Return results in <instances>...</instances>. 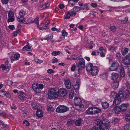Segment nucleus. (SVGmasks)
Listing matches in <instances>:
<instances>
[{
  "label": "nucleus",
  "mask_w": 130,
  "mask_h": 130,
  "mask_svg": "<svg viewBox=\"0 0 130 130\" xmlns=\"http://www.w3.org/2000/svg\"><path fill=\"white\" fill-rule=\"evenodd\" d=\"M47 111L48 112H52L53 111L54 109L52 107L50 106H48L47 107Z\"/></svg>",
  "instance_id": "nucleus-45"
},
{
  "label": "nucleus",
  "mask_w": 130,
  "mask_h": 130,
  "mask_svg": "<svg viewBox=\"0 0 130 130\" xmlns=\"http://www.w3.org/2000/svg\"><path fill=\"white\" fill-rule=\"evenodd\" d=\"M50 4L47 3L44 4L40 6V7L41 8L42 10L44 9L48 8L50 6Z\"/></svg>",
  "instance_id": "nucleus-24"
},
{
  "label": "nucleus",
  "mask_w": 130,
  "mask_h": 130,
  "mask_svg": "<svg viewBox=\"0 0 130 130\" xmlns=\"http://www.w3.org/2000/svg\"><path fill=\"white\" fill-rule=\"evenodd\" d=\"M91 108L92 114L99 113L101 111V110L98 108L95 107H91Z\"/></svg>",
  "instance_id": "nucleus-16"
},
{
  "label": "nucleus",
  "mask_w": 130,
  "mask_h": 130,
  "mask_svg": "<svg viewBox=\"0 0 130 130\" xmlns=\"http://www.w3.org/2000/svg\"><path fill=\"white\" fill-rule=\"evenodd\" d=\"M126 120L128 122H129L130 121V115H126L125 116Z\"/></svg>",
  "instance_id": "nucleus-38"
},
{
  "label": "nucleus",
  "mask_w": 130,
  "mask_h": 130,
  "mask_svg": "<svg viewBox=\"0 0 130 130\" xmlns=\"http://www.w3.org/2000/svg\"><path fill=\"white\" fill-rule=\"evenodd\" d=\"M78 64L85 66L84 60L82 58H80L79 59V62Z\"/></svg>",
  "instance_id": "nucleus-29"
},
{
  "label": "nucleus",
  "mask_w": 130,
  "mask_h": 130,
  "mask_svg": "<svg viewBox=\"0 0 130 130\" xmlns=\"http://www.w3.org/2000/svg\"><path fill=\"white\" fill-rule=\"evenodd\" d=\"M118 95L115 91H112L111 92V96L113 98H116L118 96Z\"/></svg>",
  "instance_id": "nucleus-33"
},
{
  "label": "nucleus",
  "mask_w": 130,
  "mask_h": 130,
  "mask_svg": "<svg viewBox=\"0 0 130 130\" xmlns=\"http://www.w3.org/2000/svg\"><path fill=\"white\" fill-rule=\"evenodd\" d=\"M90 71L92 75L94 76L98 74L99 71L98 68L96 66H93Z\"/></svg>",
  "instance_id": "nucleus-7"
},
{
  "label": "nucleus",
  "mask_w": 130,
  "mask_h": 130,
  "mask_svg": "<svg viewBox=\"0 0 130 130\" xmlns=\"http://www.w3.org/2000/svg\"><path fill=\"white\" fill-rule=\"evenodd\" d=\"M48 98L50 99H55L58 97L59 93L54 88H50L48 90Z\"/></svg>",
  "instance_id": "nucleus-1"
},
{
  "label": "nucleus",
  "mask_w": 130,
  "mask_h": 130,
  "mask_svg": "<svg viewBox=\"0 0 130 130\" xmlns=\"http://www.w3.org/2000/svg\"><path fill=\"white\" fill-rule=\"evenodd\" d=\"M102 128L103 127L105 129L107 128V127L109 125V121L107 119H105L103 121Z\"/></svg>",
  "instance_id": "nucleus-9"
},
{
  "label": "nucleus",
  "mask_w": 130,
  "mask_h": 130,
  "mask_svg": "<svg viewBox=\"0 0 130 130\" xmlns=\"http://www.w3.org/2000/svg\"><path fill=\"white\" fill-rule=\"evenodd\" d=\"M85 66H82V65L78 64L77 65V67L78 68V72L79 73L81 71L85 68Z\"/></svg>",
  "instance_id": "nucleus-23"
},
{
  "label": "nucleus",
  "mask_w": 130,
  "mask_h": 130,
  "mask_svg": "<svg viewBox=\"0 0 130 130\" xmlns=\"http://www.w3.org/2000/svg\"><path fill=\"white\" fill-rule=\"evenodd\" d=\"M93 67V64L89 62L87 63L86 65V69L87 71H90L92 69V67Z\"/></svg>",
  "instance_id": "nucleus-15"
},
{
  "label": "nucleus",
  "mask_w": 130,
  "mask_h": 130,
  "mask_svg": "<svg viewBox=\"0 0 130 130\" xmlns=\"http://www.w3.org/2000/svg\"><path fill=\"white\" fill-rule=\"evenodd\" d=\"M9 18L8 19L7 21L9 22H12L14 20V18Z\"/></svg>",
  "instance_id": "nucleus-55"
},
{
  "label": "nucleus",
  "mask_w": 130,
  "mask_h": 130,
  "mask_svg": "<svg viewBox=\"0 0 130 130\" xmlns=\"http://www.w3.org/2000/svg\"><path fill=\"white\" fill-rule=\"evenodd\" d=\"M91 6L93 7L96 8L97 6V4L95 3H93L91 4Z\"/></svg>",
  "instance_id": "nucleus-61"
},
{
  "label": "nucleus",
  "mask_w": 130,
  "mask_h": 130,
  "mask_svg": "<svg viewBox=\"0 0 130 130\" xmlns=\"http://www.w3.org/2000/svg\"><path fill=\"white\" fill-rule=\"evenodd\" d=\"M91 107L89 108L86 111V113L87 114L92 115V110Z\"/></svg>",
  "instance_id": "nucleus-35"
},
{
  "label": "nucleus",
  "mask_w": 130,
  "mask_h": 130,
  "mask_svg": "<svg viewBox=\"0 0 130 130\" xmlns=\"http://www.w3.org/2000/svg\"><path fill=\"white\" fill-rule=\"evenodd\" d=\"M73 12H75L76 13L78 11V7L75 6L74 7L73 9Z\"/></svg>",
  "instance_id": "nucleus-52"
},
{
  "label": "nucleus",
  "mask_w": 130,
  "mask_h": 130,
  "mask_svg": "<svg viewBox=\"0 0 130 130\" xmlns=\"http://www.w3.org/2000/svg\"><path fill=\"white\" fill-rule=\"evenodd\" d=\"M58 60L57 58L54 57L52 60V61L53 63L57 62H58Z\"/></svg>",
  "instance_id": "nucleus-58"
},
{
  "label": "nucleus",
  "mask_w": 130,
  "mask_h": 130,
  "mask_svg": "<svg viewBox=\"0 0 130 130\" xmlns=\"http://www.w3.org/2000/svg\"><path fill=\"white\" fill-rule=\"evenodd\" d=\"M26 13V12L23 10L20 11L19 12V15L18 17L20 18H23Z\"/></svg>",
  "instance_id": "nucleus-25"
},
{
  "label": "nucleus",
  "mask_w": 130,
  "mask_h": 130,
  "mask_svg": "<svg viewBox=\"0 0 130 130\" xmlns=\"http://www.w3.org/2000/svg\"><path fill=\"white\" fill-rule=\"evenodd\" d=\"M75 121L73 120H69L67 122V124L69 125H72Z\"/></svg>",
  "instance_id": "nucleus-36"
},
{
  "label": "nucleus",
  "mask_w": 130,
  "mask_h": 130,
  "mask_svg": "<svg viewBox=\"0 0 130 130\" xmlns=\"http://www.w3.org/2000/svg\"><path fill=\"white\" fill-rule=\"evenodd\" d=\"M12 83V81L11 80H8L7 81V84L9 86H10L11 85Z\"/></svg>",
  "instance_id": "nucleus-59"
},
{
  "label": "nucleus",
  "mask_w": 130,
  "mask_h": 130,
  "mask_svg": "<svg viewBox=\"0 0 130 130\" xmlns=\"http://www.w3.org/2000/svg\"><path fill=\"white\" fill-rule=\"evenodd\" d=\"M125 85L126 87L128 89V90H130V84H129L128 82H126L125 83Z\"/></svg>",
  "instance_id": "nucleus-53"
},
{
  "label": "nucleus",
  "mask_w": 130,
  "mask_h": 130,
  "mask_svg": "<svg viewBox=\"0 0 130 130\" xmlns=\"http://www.w3.org/2000/svg\"><path fill=\"white\" fill-rule=\"evenodd\" d=\"M62 35L64 36H67L68 35V32L64 30H63L61 31Z\"/></svg>",
  "instance_id": "nucleus-46"
},
{
  "label": "nucleus",
  "mask_w": 130,
  "mask_h": 130,
  "mask_svg": "<svg viewBox=\"0 0 130 130\" xmlns=\"http://www.w3.org/2000/svg\"><path fill=\"white\" fill-rule=\"evenodd\" d=\"M64 83L67 88L70 89L71 88V83L69 79H64Z\"/></svg>",
  "instance_id": "nucleus-11"
},
{
  "label": "nucleus",
  "mask_w": 130,
  "mask_h": 130,
  "mask_svg": "<svg viewBox=\"0 0 130 130\" xmlns=\"http://www.w3.org/2000/svg\"><path fill=\"white\" fill-rule=\"evenodd\" d=\"M74 102L75 104L74 108L76 109L80 110V108L84 107V105L81 104L82 101L80 98L76 97L74 99Z\"/></svg>",
  "instance_id": "nucleus-2"
},
{
  "label": "nucleus",
  "mask_w": 130,
  "mask_h": 130,
  "mask_svg": "<svg viewBox=\"0 0 130 130\" xmlns=\"http://www.w3.org/2000/svg\"><path fill=\"white\" fill-rule=\"evenodd\" d=\"M17 20L20 23H22L25 21V19L24 18H20L17 16Z\"/></svg>",
  "instance_id": "nucleus-32"
},
{
  "label": "nucleus",
  "mask_w": 130,
  "mask_h": 130,
  "mask_svg": "<svg viewBox=\"0 0 130 130\" xmlns=\"http://www.w3.org/2000/svg\"><path fill=\"white\" fill-rule=\"evenodd\" d=\"M91 130H100V129L98 127H96L95 126L92 127Z\"/></svg>",
  "instance_id": "nucleus-64"
},
{
  "label": "nucleus",
  "mask_w": 130,
  "mask_h": 130,
  "mask_svg": "<svg viewBox=\"0 0 130 130\" xmlns=\"http://www.w3.org/2000/svg\"><path fill=\"white\" fill-rule=\"evenodd\" d=\"M125 130H130V125L129 124H127L125 125L124 127Z\"/></svg>",
  "instance_id": "nucleus-41"
},
{
  "label": "nucleus",
  "mask_w": 130,
  "mask_h": 130,
  "mask_svg": "<svg viewBox=\"0 0 130 130\" xmlns=\"http://www.w3.org/2000/svg\"><path fill=\"white\" fill-rule=\"evenodd\" d=\"M10 66H11L10 65H9V66H6L3 64H2L1 65V68H2L3 70H4L5 69H6L7 70H7V71H9V69L10 68Z\"/></svg>",
  "instance_id": "nucleus-26"
},
{
  "label": "nucleus",
  "mask_w": 130,
  "mask_h": 130,
  "mask_svg": "<svg viewBox=\"0 0 130 130\" xmlns=\"http://www.w3.org/2000/svg\"><path fill=\"white\" fill-rule=\"evenodd\" d=\"M118 77V74L115 73H112L111 76V78L112 80H115L117 79Z\"/></svg>",
  "instance_id": "nucleus-19"
},
{
  "label": "nucleus",
  "mask_w": 130,
  "mask_h": 130,
  "mask_svg": "<svg viewBox=\"0 0 130 130\" xmlns=\"http://www.w3.org/2000/svg\"><path fill=\"white\" fill-rule=\"evenodd\" d=\"M50 21H49L48 22L47 24L46 25H45L44 24L41 23L40 26L39 25V27H37L40 30H46L47 29L48 26L47 25L50 23Z\"/></svg>",
  "instance_id": "nucleus-12"
},
{
  "label": "nucleus",
  "mask_w": 130,
  "mask_h": 130,
  "mask_svg": "<svg viewBox=\"0 0 130 130\" xmlns=\"http://www.w3.org/2000/svg\"><path fill=\"white\" fill-rule=\"evenodd\" d=\"M83 122V120L81 118H79L75 122V125L78 126H80Z\"/></svg>",
  "instance_id": "nucleus-22"
},
{
  "label": "nucleus",
  "mask_w": 130,
  "mask_h": 130,
  "mask_svg": "<svg viewBox=\"0 0 130 130\" xmlns=\"http://www.w3.org/2000/svg\"><path fill=\"white\" fill-rule=\"evenodd\" d=\"M74 92L73 90H71V92L70 93L69 95V97L70 99H72L73 98L74 96Z\"/></svg>",
  "instance_id": "nucleus-43"
},
{
  "label": "nucleus",
  "mask_w": 130,
  "mask_h": 130,
  "mask_svg": "<svg viewBox=\"0 0 130 130\" xmlns=\"http://www.w3.org/2000/svg\"><path fill=\"white\" fill-rule=\"evenodd\" d=\"M23 123L24 124H25L26 126H28L30 125V123L27 120H25L23 122Z\"/></svg>",
  "instance_id": "nucleus-54"
},
{
  "label": "nucleus",
  "mask_w": 130,
  "mask_h": 130,
  "mask_svg": "<svg viewBox=\"0 0 130 130\" xmlns=\"http://www.w3.org/2000/svg\"><path fill=\"white\" fill-rule=\"evenodd\" d=\"M59 93H60V94H64L63 97V98H65L66 95L67 94L68 92L65 88H62L60 89Z\"/></svg>",
  "instance_id": "nucleus-18"
},
{
  "label": "nucleus",
  "mask_w": 130,
  "mask_h": 130,
  "mask_svg": "<svg viewBox=\"0 0 130 130\" xmlns=\"http://www.w3.org/2000/svg\"><path fill=\"white\" fill-rule=\"evenodd\" d=\"M39 18L37 17L35 18L34 20L30 22L31 23H34L36 24L37 27H39Z\"/></svg>",
  "instance_id": "nucleus-28"
},
{
  "label": "nucleus",
  "mask_w": 130,
  "mask_h": 130,
  "mask_svg": "<svg viewBox=\"0 0 130 130\" xmlns=\"http://www.w3.org/2000/svg\"><path fill=\"white\" fill-rule=\"evenodd\" d=\"M69 109L64 105H60L56 109V112L58 113H63L67 111Z\"/></svg>",
  "instance_id": "nucleus-4"
},
{
  "label": "nucleus",
  "mask_w": 130,
  "mask_h": 130,
  "mask_svg": "<svg viewBox=\"0 0 130 130\" xmlns=\"http://www.w3.org/2000/svg\"><path fill=\"white\" fill-rule=\"evenodd\" d=\"M122 105H121L120 106H117L115 107L113 110L114 112L116 114H119L122 111Z\"/></svg>",
  "instance_id": "nucleus-8"
},
{
  "label": "nucleus",
  "mask_w": 130,
  "mask_h": 130,
  "mask_svg": "<svg viewBox=\"0 0 130 130\" xmlns=\"http://www.w3.org/2000/svg\"><path fill=\"white\" fill-rule=\"evenodd\" d=\"M33 89L36 92L40 93L41 91L39 88L38 84H34L32 85Z\"/></svg>",
  "instance_id": "nucleus-13"
},
{
  "label": "nucleus",
  "mask_w": 130,
  "mask_h": 130,
  "mask_svg": "<svg viewBox=\"0 0 130 130\" xmlns=\"http://www.w3.org/2000/svg\"><path fill=\"white\" fill-rule=\"evenodd\" d=\"M119 84V83L118 81H115L112 82L111 84V86L113 88H117Z\"/></svg>",
  "instance_id": "nucleus-21"
},
{
  "label": "nucleus",
  "mask_w": 130,
  "mask_h": 130,
  "mask_svg": "<svg viewBox=\"0 0 130 130\" xmlns=\"http://www.w3.org/2000/svg\"><path fill=\"white\" fill-rule=\"evenodd\" d=\"M8 16L9 18H14L13 12H9Z\"/></svg>",
  "instance_id": "nucleus-44"
},
{
  "label": "nucleus",
  "mask_w": 130,
  "mask_h": 130,
  "mask_svg": "<svg viewBox=\"0 0 130 130\" xmlns=\"http://www.w3.org/2000/svg\"><path fill=\"white\" fill-rule=\"evenodd\" d=\"M128 18L127 17H125V18L124 20L122 21V23L126 24L127 22L128 21Z\"/></svg>",
  "instance_id": "nucleus-63"
},
{
  "label": "nucleus",
  "mask_w": 130,
  "mask_h": 130,
  "mask_svg": "<svg viewBox=\"0 0 130 130\" xmlns=\"http://www.w3.org/2000/svg\"><path fill=\"white\" fill-rule=\"evenodd\" d=\"M68 14H69L71 16H72L73 15H76V13L74 12H73L72 11H69L68 12Z\"/></svg>",
  "instance_id": "nucleus-40"
},
{
  "label": "nucleus",
  "mask_w": 130,
  "mask_h": 130,
  "mask_svg": "<svg viewBox=\"0 0 130 130\" xmlns=\"http://www.w3.org/2000/svg\"><path fill=\"white\" fill-rule=\"evenodd\" d=\"M95 123L97 127L100 129V130H101L102 128V123L103 121L100 119H98L95 121Z\"/></svg>",
  "instance_id": "nucleus-10"
},
{
  "label": "nucleus",
  "mask_w": 130,
  "mask_h": 130,
  "mask_svg": "<svg viewBox=\"0 0 130 130\" xmlns=\"http://www.w3.org/2000/svg\"><path fill=\"white\" fill-rule=\"evenodd\" d=\"M14 57L16 60H18L20 57V55L19 54H15L14 55Z\"/></svg>",
  "instance_id": "nucleus-48"
},
{
  "label": "nucleus",
  "mask_w": 130,
  "mask_h": 130,
  "mask_svg": "<svg viewBox=\"0 0 130 130\" xmlns=\"http://www.w3.org/2000/svg\"><path fill=\"white\" fill-rule=\"evenodd\" d=\"M129 105L128 104H122V112L125 111Z\"/></svg>",
  "instance_id": "nucleus-30"
},
{
  "label": "nucleus",
  "mask_w": 130,
  "mask_h": 130,
  "mask_svg": "<svg viewBox=\"0 0 130 130\" xmlns=\"http://www.w3.org/2000/svg\"><path fill=\"white\" fill-rule=\"evenodd\" d=\"M119 121V119L118 118H114L112 120V122L114 123H117Z\"/></svg>",
  "instance_id": "nucleus-50"
},
{
  "label": "nucleus",
  "mask_w": 130,
  "mask_h": 130,
  "mask_svg": "<svg viewBox=\"0 0 130 130\" xmlns=\"http://www.w3.org/2000/svg\"><path fill=\"white\" fill-rule=\"evenodd\" d=\"M6 92L5 91H2L0 92V95L2 96H3L5 95Z\"/></svg>",
  "instance_id": "nucleus-51"
},
{
  "label": "nucleus",
  "mask_w": 130,
  "mask_h": 130,
  "mask_svg": "<svg viewBox=\"0 0 130 130\" xmlns=\"http://www.w3.org/2000/svg\"><path fill=\"white\" fill-rule=\"evenodd\" d=\"M80 84V82L76 81L74 82L73 86L75 90H77L79 89Z\"/></svg>",
  "instance_id": "nucleus-14"
},
{
  "label": "nucleus",
  "mask_w": 130,
  "mask_h": 130,
  "mask_svg": "<svg viewBox=\"0 0 130 130\" xmlns=\"http://www.w3.org/2000/svg\"><path fill=\"white\" fill-rule=\"evenodd\" d=\"M116 50V48L113 46H110V50L112 52H113Z\"/></svg>",
  "instance_id": "nucleus-56"
},
{
  "label": "nucleus",
  "mask_w": 130,
  "mask_h": 130,
  "mask_svg": "<svg viewBox=\"0 0 130 130\" xmlns=\"http://www.w3.org/2000/svg\"><path fill=\"white\" fill-rule=\"evenodd\" d=\"M31 46L29 45H26L23 47V49H25L27 51H30L31 50Z\"/></svg>",
  "instance_id": "nucleus-34"
},
{
  "label": "nucleus",
  "mask_w": 130,
  "mask_h": 130,
  "mask_svg": "<svg viewBox=\"0 0 130 130\" xmlns=\"http://www.w3.org/2000/svg\"><path fill=\"white\" fill-rule=\"evenodd\" d=\"M36 116L38 118H41L43 117V115L42 111L40 110H38L36 112Z\"/></svg>",
  "instance_id": "nucleus-20"
},
{
  "label": "nucleus",
  "mask_w": 130,
  "mask_h": 130,
  "mask_svg": "<svg viewBox=\"0 0 130 130\" xmlns=\"http://www.w3.org/2000/svg\"><path fill=\"white\" fill-rule=\"evenodd\" d=\"M129 51V48H125L124 49L123 52H122V55H125L127 54Z\"/></svg>",
  "instance_id": "nucleus-39"
},
{
  "label": "nucleus",
  "mask_w": 130,
  "mask_h": 130,
  "mask_svg": "<svg viewBox=\"0 0 130 130\" xmlns=\"http://www.w3.org/2000/svg\"><path fill=\"white\" fill-rule=\"evenodd\" d=\"M119 66V64L117 62H113L109 67V70L112 71H116L118 69Z\"/></svg>",
  "instance_id": "nucleus-5"
},
{
  "label": "nucleus",
  "mask_w": 130,
  "mask_h": 130,
  "mask_svg": "<svg viewBox=\"0 0 130 130\" xmlns=\"http://www.w3.org/2000/svg\"><path fill=\"white\" fill-rule=\"evenodd\" d=\"M72 57V59L74 60H77L79 58V57L76 55H74Z\"/></svg>",
  "instance_id": "nucleus-47"
},
{
  "label": "nucleus",
  "mask_w": 130,
  "mask_h": 130,
  "mask_svg": "<svg viewBox=\"0 0 130 130\" xmlns=\"http://www.w3.org/2000/svg\"><path fill=\"white\" fill-rule=\"evenodd\" d=\"M102 105L103 108L104 109L108 108L109 106L108 103L106 102H103L102 104Z\"/></svg>",
  "instance_id": "nucleus-27"
},
{
  "label": "nucleus",
  "mask_w": 130,
  "mask_h": 130,
  "mask_svg": "<svg viewBox=\"0 0 130 130\" xmlns=\"http://www.w3.org/2000/svg\"><path fill=\"white\" fill-rule=\"evenodd\" d=\"M18 97L21 100H25L27 98V96L25 93L22 91H20L18 93Z\"/></svg>",
  "instance_id": "nucleus-6"
},
{
  "label": "nucleus",
  "mask_w": 130,
  "mask_h": 130,
  "mask_svg": "<svg viewBox=\"0 0 130 130\" xmlns=\"http://www.w3.org/2000/svg\"><path fill=\"white\" fill-rule=\"evenodd\" d=\"M130 60L126 56L123 58L122 61L124 64L126 65H130Z\"/></svg>",
  "instance_id": "nucleus-17"
},
{
  "label": "nucleus",
  "mask_w": 130,
  "mask_h": 130,
  "mask_svg": "<svg viewBox=\"0 0 130 130\" xmlns=\"http://www.w3.org/2000/svg\"><path fill=\"white\" fill-rule=\"evenodd\" d=\"M0 124L2 125L3 127L8 126L7 125L5 124L1 120H0Z\"/></svg>",
  "instance_id": "nucleus-57"
},
{
  "label": "nucleus",
  "mask_w": 130,
  "mask_h": 130,
  "mask_svg": "<svg viewBox=\"0 0 130 130\" xmlns=\"http://www.w3.org/2000/svg\"><path fill=\"white\" fill-rule=\"evenodd\" d=\"M116 27L114 26H111L110 27V30L112 32H115L116 30Z\"/></svg>",
  "instance_id": "nucleus-37"
},
{
  "label": "nucleus",
  "mask_w": 130,
  "mask_h": 130,
  "mask_svg": "<svg viewBox=\"0 0 130 130\" xmlns=\"http://www.w3.org/2000/svg\"><path fill=\"white\" fill-rule=\"evenodd\" d=\"M122 94V90H120L119 92L118 96L115 98L113 102V105L116 106L119 104L121 100V97L120 96V95Z\"/></svg>",
  "instance_id": "nucleus-3"
},
{
  "label": "nucleus",
  "mask_w": 130,
  "mask_h": 130,
  "mask_svg": "<svg viewBox=\"0 0 130 130\" xmlns=\"http://www.w3.org/2000/svg\"><path fill=\"white\" fill-rule=\"evenodd\" d=\"M0 115H2L3 116L6 117L7 116V115L5 112H3L2 111H0Z\"/></svg>",
  "instance_id": "nucleus-62"
},
{
  "label": "nucleus",
  "mask_w": 130,
  "mask_h": 130,
  "mask_svg": "<svg viewBox=\"0 0 130 130\" xmlns=\"http://www.w3.org/2000/svg\"><path fill=\"white\" fill-rule=\"evenodd\" d=\"M116 56L117 58L120 60H121V55L120 53L118 52L117 53Z\"/></svg>",
  "instance_id": "nucleus-49"
},
{
  "label": "nucleus",
  "mask_w": 130,
  "mask_h": 130,
  "mask_svg": "<svg viewBox=\"0 0 130 130\" xmlns=\"http://www.w3.org/2000/svg\"><path fill=\"white\" fill-rule=\"evenodd\" d=\"M53 35L52 34H50L48 35L47 37V38L48 39H52L53 38Z\"/></svg>",
  "instance_id": "nucleus-60"
},
{
  "label": "nucleus",
  "mask_w": 130,
  "mask_h": 130,
  "mask_svg": "<svg viewBox=\"0 0 130 130\" xmlns=\"http://www.w3.org/2000/svg\"><path fill=\"white\" fill-rule=\"evenodd\" d=\"M60 52L59 51H54L53 52L52 54L53 56H56L59 55Z\"/></svg>",
  "instance_id": "nucleus-42"
},
{
  "label": "nucleus",
  "mask_w": 130,
  "mask_h": 130,
  "mask_svg": "<svg viewBox=\"0 0 130 130\" xmlns=\"http://www.w3.org/2000/svg\"><path fill=\"white\" fill-rule=\"evenodd\" d=\"M108 75L107 73H104L101 74L100 76V77L103 80H106L107 79Z\"/></svg>",
  "instance_id": "nucleus-31"
}]
</instances>
